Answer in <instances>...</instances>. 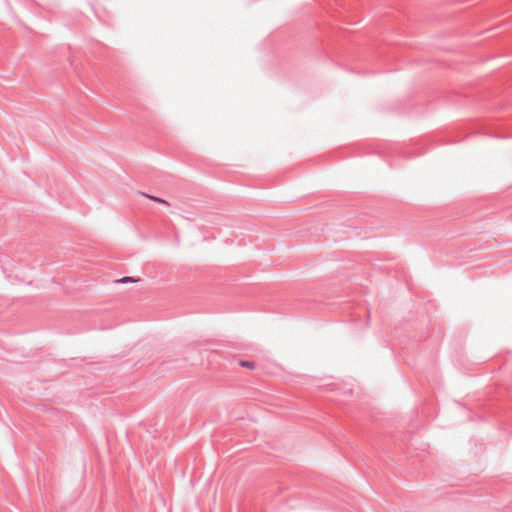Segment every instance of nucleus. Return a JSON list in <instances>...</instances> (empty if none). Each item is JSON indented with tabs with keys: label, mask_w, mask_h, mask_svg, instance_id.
I'll return each mask as SVG.
<instances>
[{
	"label": "nucleus",
	"mask_w": 512,
	"mask_h": 512,
	"mask_svg": "<svg viewBox=\"0 0 512 512\" xmlns=\"http://www.w3.org/2000/svg\"><path fill=\"white\" fill-rule=\"evenodd\" d=\"M240 365L248 369H253L255 367V364L250 361H240Z\"/></svg>",
	"instance_id": "nucleus-3"
},
{
	"label": "nucleus",
	"mask_w": 512,
	"mask_h": 512,
	"mask_svg": "<svg viewBox=\"0 0 512 512\" xmlns=\"http://www.w3.org/2000/svg\"><path fill=\"white\" fill-rule=\"evenodd\" d=\"M117 283H134L138 282V280L132 278V277H123L121 279L116 280Z\"/></svg>",
	"instance_id": "nucleus-2"
},
{
	"label": "nucleus",
	"mask_w": 512,
	"mask_h": 512,
	"mask_svg": "<svg viewBox=\"0 0 512 512\" xmlns=\"http://www.w3.org/2000/svg\"><path fill=\"white\" fill-rule=\"evenodd\" d=\"M143 196L147 197L148 199L152 200V201H155V202H158V203H161V204H165V205H169L168 202L162 198H159V197H156V196H153V195H149V194H146V193H142Z\"/></svg>",
	"instance_id": "nucleus-1"
}]
</instances>
